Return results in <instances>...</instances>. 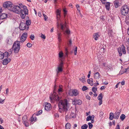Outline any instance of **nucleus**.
Instances as JSON below:
<instances>
[{"mask_svg": "<svg viewBox=\"0 0 129 129\" xmlns=\"http://www.w3.org/2000/svg\"><path fill=\"white\" fill-rule=\"evenodd\" d=\"M19 6L20 7L21 9H22L23 11V13L25 14V15H28V10L27 9V7L23 5L22 4H19Z\"/></svg>", "mask_w": 129, "mask_h": 129, "instance_id": "obj_8", "label": "nucleus"}, {"mask_svg": "<svg viewBox=\"0 0 129 129\" xmlns=\"http://www.w3.org/2000/svg\"><path fill=\"white\" fill-rule=\"evenodd\" d=\"M100 116L101 117L103 115L104 113L102 112L101 111L100 112Z\"/></svg>", "mask_w": 129, "mask_h": 129, "instance_id": "obj_63", "label": "nucleus"}, {"mask_svg": "<svg viewBox=\"0 0 129 129\" xmlns=\"http://www.w3.org/2000/svg\"><path fill=\"white\" fill-rule=\"evenodd\" d=\"M99 50H100L99 53L100 54H101L102 53H104L105 51L104 48L102 46L100 48Z\"/></svg>", "mask_w": 129, "mask_h": 129, "instance_id": "obj_24", "label": "nucleus"}, {"mask_svg": "<svg viewBox=\"0 0 129 129\" xmlns=\"http://www.w3.org/2000/svg\"><path fill=\"white\" fill-rule=\"evenodd\" d=\"M129 72V66L127 67V68L125 69V71L124 72L126 73H128Z\"/></svg>", "mask_w": 129, "mask_h": 129, "instance_id": "obj_50", "label": "nucleus"}, {"mask_svg": "<svg viewBox=\"0 0 129 129\" xmlns=\"http://www.w3.org/2000/svg\"><path fill=\"white\" fill-rule=\"evenodd\" d=\"M114 5L115 8H117L119 6H120L121 4L119 2L118 0H116L114 2Z\"/></svg>", "mask_w": 129, "mask_h": 129, "instance_id": "obj_17", "label": "nucleus"}, {"mask_svg": "<svg viewBox=\"0 0 129 129\" xmlns=\"http://www.w3.org/2000/svg\"><path fill=\"white\" fill-rule=\"evenodd\" d=\"M34 115H35V114H34L31 117L30 119V120L31 121V122H32L34 120V118H33V117Z\"/></svg>", "mask_w": 129, "mask_h": 129, "instance_id": "obj_47", "label": "nucleus"}, {"mask_svg": "<svg viewBox=\"0 0 129 129\" xmlns=\"http://www.w3.org/2000/svg\"><path fill=\"white\" fill-rule=\"evenodd\" d=\"M72 40H70L69 41V43H68V45L69 46H71V45L72 44Z\"/></svg>", "mask_w": 129, "mask_h": 129, "instance_id": "obj_58", "label": "nucleus"}, {"mask_svg": "<svg viewBox=\"0 0 129 129\" xmlns=\"http://www.w3.org/2000/svg\"><path fill=\"white\" fill-rule=\"evenodd\" d=\"M86 98L87 99H88L89 100H90V97L88 95H86Z\"/></svg>", "mask_w": 129, "mask_h": 129, "instance_id": "obj_59", "label": "nucleus"}, {"mask_svg": "<svg viewBox=\"0 0 129 129\" xmlns=\"http://www.w3.org/2000/svg\"><path fill=\"white\" fill-rule=\"evenodd\" d=\"M6 42L9 44H12V41L10 38H8L6 40Z\"/></svg>", "mask_w": 129, "mask_h": 129, "instance_id": "obj_25", "label": "nucleus"}, {"mask_svg": "<svg viewBox=\"0 0 129 129\" xmlns=\"http://www.w3.org/2000/svg\"><path fill=\"white\" fill-rule=\"evenodd\" d=\"M12 4L11 2L10 1L6 2L4 3L3 6L5 8L11 7V8L12 7Z\"/></svg>", "mask_w": 129, "mask_h": 129, "instance_id": "obj_11", "label": "nucleus"}, {"mask_svg": "<svg viewBox=\"0 0 129 129\" xmlns=\"http://www.w3.org/2000/svg\"><path fill=\"white\" fill-rule=\"evenodd\" d=\"M125 22L127 24H129V18L127 17L126 18H125Z\"/></svg>", "mask_w": 129, "mask_h": 129, "instance_id": "obj_40", "label": "nucleus"}, {"mask_svg": "<svg viewBox=\"0 0 129 129\" xmlns=\"http://www.w3.org/2000/svg\"><path fill=\"white\" fill-rule=\"evenodd\" d=\"M59 88L58 89V92H62V85H60L59 86Z\"/></svg>", "mask_w": 129, "mask_h": 129, "instance_id": "obj_41", "label": "nucleus"}, {"mask_svg": "<svg viewBox=\"0 0 129 129\" xmlns=\"http://www.w3.org/2000/svg\"><path fill=\"white\" fill-rule=\"evenodd\" d=\"M103 98V96H102V93H101L99 95L98 97V99L99 100H102Z\"/></svg>", "mask_w": 129, "mask_h": 129, "instance_id": "obj_34", "label": "nucleus"}, {"mask_svg": "<svg viewBox=\"0 0 129 129\" xmlns=\"http://www.w3.org/2000/svg\"><path fill=\"white\" fill-rule=\"evenodd\" d=\"M50 106L51 105L50 103H47L45 106V110L47 111H50L51 109Z\"/></svg>", "mask_w": 129, "mask_h": 129, "instance_id": "obj_13", "label": "nucleus"}, {"mask_svg": "<svg viewBox=\"0 0 129 129\" xmlns=\"http://www.w3.org/2000/svg\"><path fill=\"white\" fill-rule=\"evenodd\" d=\"M74 102V105H81L82 103V101L80 100H76L75 99L73 101V103Z\"/></svg>", "mask_w": 129, "mask_h": 129, "instance_id": "obj_15", "label": "nucleus"}, {"mask_svg": "<svg viewBox=\"0 0 129 129\" xmlns=\"http://www.w3.org/2000/svg\"><path fill=\"white\" fill-rule=\"evenodd\" d=\"M109 119L111 120H112L114 118V114L112 112L110 113L109 115Z\"/></svg>", "mask_w": 129, "mask_h": 129, "instance_id": "obj_26", "label": "nucleus"}, {"mask_svg": "<svg viewBox=\"0 0 129 129\" xmlns=\"http://www.w3.org/2000/svg\"><path fill=\"white\" fill-rule=\"evenodd\" d=\"M23 123L25 124V125L26 126H29V124L27 121L26 122H23Z\"/></svg>", "mask_w": 129, "mask_h": 129, "instance_id": "obj_54", "label": "nucleus"}, {"mask_svg": "<svg viewBox=\"0 0 129 129\" xmlns=\"http://www.w3.org/2000/svg\"><path fill=\"white\" fill-rule=\"evenodd\" d=\"M93 38L95 40H98L99 37L100 36L99 35V33H97L94 34L93 35Z\"/></svg>", "mask_w": 129, "mask_h": 129, "instance_id": "obj_21", "label": "nucleus"}, {"mask_svg": "<svg viewBox=\"0 0 129 129\" xmlns=\"http://www.w3.org/2000/svg\"><path fill=\"white\" fill-rule=\"evenodd\" d=\"M129 10L128 6L125 5L123 6L121 9V13L122 15L126 16L128 13Z\"/></svg>", "mask_w": 129, "mask_h": 129, "instance_id": "obj_4", "label": "nucleus"}, {"mask_svg": "<svg viewBox=\"0 0 129 129\" xmlns=\"http://www.w3.org/2000/svg\"><path fill=\"white\" fill-rule=\"evenodd\" d=\"M20 42L16 41L15 42L12 46V49L14 52L16 53H18L20 48Z\"/></svg>", "mask_w": 129, "mask_h": 129, "instance_id": "obj_3", "label": "nucleus"}, {"mask_svg": "<svg viewBox=\"0 0 129 129\" xmlns=\"http://www.w3.org/2000/svg\"><path fill=\"white\" fill-rule=\"evenodd\" d=\"M22 120L23 123V122H26L27 120V116L26 115H25L23 116L22 118Z\"/></svg>", "mask_w": 129, "mask_h": 129, "instance_id": "obj_29", "label": "nucleus"}, {"mask_svg": "<svg viewBox=\"0 0 129 129\" xmlns=\"http://www.w3.org/2000/svg\"><path fill=\"white\" fill-rule=\"evenodd\" d=\"M92 90L94 93H95L97 90V88L96 87H93L92 88Z\"/></svg>", "mask_w": 129, "mask_h": 129, "instance_id": "obj_39", "label": "nucleus"}, {"mask_svg": "<svg viewBox=\"0 0 129 129\" xmlns=\"http://www.w3.org/2000/svg\"><path fill=\"white\" fill-rule=\"evenodd\" d=\"M7 14L3 13L0 15V19H6L7 17Z\"/></svg>", "mask_w": 129, "mask_h": 129, "instance_id": "obj_18", "label": "nucleus"}, {"mask_svg": "<svg viewBox=\"0 0 129 129\" xmlns=\"http://www.w3.org/2000/svg\"><path fill=\"white\" fill-rule=\"evenodd\" d=\"M27 46L29 48H30L32 46V45L30 43H28L27 44Z\"/></svg>", "mask_w": 129, "mask_h": 129, "instance_id": "obj_51", "label": "nucleus"}, {"mask_svg": "<svg viewBox=\"0 0 129 129\" xmlns=\"http://www.w3.org/2000/svg\"><path fill=\"white\" fill-rule=\"evenodd\" d=\"M94 78L95 79H99L100 77V74L98 72H97L94 73Z\"/></svg>", "mask_w": 129, "mask_h": 129, "instance_id": "obj_22", "label": "nucleus"}, {"mask_svg": "<svg viewBox=\"0 0 129 129\" xmlns=\"http://www.w3.org/2000/svg\"><path fill=\"white\" fill-rule=\"evenodd\" d=\"M70 117V116H69L68 115V114L66 116V120H68L69 119V118Z\"/></svg>", "mask_w": 129, "mask_h": 129, "instance_id": "obj_57", "label": "nucleus"}, {"mask_svg": "<svg viewBox=\"0 0 129 129\" xmlns=\"http://www.w3.org/2000/svg\"><path fill=\"white\" fill-rule=\"evenodd\" d=\"M88 88H87V87L85 86H83L82 88V90L83 91H85Z\"/></svg>", "mask_w": 129, "mask_h": 129, "instance_id": "obj_52", "label": "nucleus"}, {"mask_svg": "<svg viewBox=\"0 0 129 129\" xmlns=\"http://www.w3.org/2000/svg\"><path fill=\"white\" fill-rule=\"evenodd\" d=\"M118 52L120 51L121 52L122 51V48H119L118 49Z\"/></svg>", "mask_w": 129, "mask_h": 129, "instance_id": "obj_64", "label": "nucleus"}, {"mask_svg": "<svg viewBox=\"0 0 129 129\" xmlns=\"http://www.w3.org/2000/svg\"><path fill=\"white\" fill-rule=\"evenodd\" d=\"M13 49H9L8 50V53L9 54V55H10L12 54V52H13Z\"/></svg>", "mask_w": 129, "mask_h": 129, "instance_id": "obj_46", "label": "nucleus"}, {"mask_svg": "<svg viewBox=\"0 0 129 129\" xmlns=\"http://www.w3.org/2000/svg\"><path fill=\"white\" fill-rule=\"evenodd\" d=\"M49 98L51 101H52L53 100L59 101L60 100V97L55 92H54L53 94L50 95Z\"/></svg>", "mask_w": 129, "mask_h": 129, "instance_id": "obj_7", "label": "nucleus"}, {"mask_svg": "<svg viewBox=\"0 0 129 129\" xmlns=\"http://www.w3.org/2000/svg\"><path fill=\"white\" fill-rule=\"evenodd\" d=\"M11 10L13 12L15 13L18 14H20V16L22 19L24 18L26 15L23 13L22 9H21L20 7L17 5H13L11 8Z\"/></svg>", "mask_w": 129, "mask_h": 129, "instance_id": "obj_2", "label": "nucleus"}, {"mask_svg": "<svg viewBox=\"0 0 129 129\" xmlns=\"http://www.w3.org/2000/svg\"><path fill=\"white\" fill-rule=\"evenodd\" d=\"M61 11V9H57L56 10L57 18V20H58L60 19Z\"/></svg>", "mask_w": 129, "mask_h": 129, "instance_id": "obj_16", "label": "nucleus"}, {"mask_svg": "<svg viewBox=\"0 0 129 129\" xmlns=\"http://www.w3.org/2000/svg\"><path fill=\"white\" fill-rule=\"evenodd\" d=\"M120 126L119 124H117L116 125V127L115 129H120Z\"/></svg>", "mask_w": 129, "mask_h": 129, "instance_id": "obj_62", "label": "nucleus"}, {"mask_svg": "<svg viewBox=\"0 0 129 129\" xmlns=\"http://www.w3.org/2000/svg\"><path fill=\"white\" fill-rule=\"evenodd\" d=\"M4 54V56H5V57H8V56H10L9 55V53L8 52H5Z\"/></svg>", "mask_w": 129, "mask_h": 129, "instance_id": "obj_42", "label": "nucleus"}, {"mask_svg": "<svg viewBox=\"0 0 129 129\" xmlns=\"http://www.w3.org/2000/svg\"><path fill=\"white\" fill-rule=\"evenodd\" d=\"M42 112V110H39V111L37 113H35V116H38L40 115L41 114Z\"/></svg>", "mask_w": 129, "mask_h": 129, "instance_id": "obj_37", "label": "nucleus"}, {"mask_svg": "<svg viewBox=\"0 0 129 129\" xmlns=\"http://www.w3.org/2000/svg\"><path fill=\"white\" fill-rule=\"evenodd\" d=\"M4 53L0 51V59H3L4 57Z\"/></svg>", "mask_w": 129, "mask_h": 129, "instance_id": "obj_31", "label": "nucleus"}, {"mask_svg": "<svg viewBox=\"0 0 129 129\" xmlns=\"http://www.w3.org/2000/svg\"><path fill=\"white\" fill-rule=\"evenodd\" d=\"M11 59L10 58L6 59H4L3 62V64L4 65H6L9 62H10Z\"/></svg>", "mask_w": 129, "mask_h": 129, "instance_id": "obj_19", "label": "nucleus"}, {"mask_svg": "<svg viewBox=\"0 0 129 129\" xmlns=\"http://www.w3.org/2000/svg\"><path fill=\"white\" fill-rule=\"evenodd\" d=\"M79 80L82 81L83 82H84L86 81L85 76H83L82 77L79 78Z\"/></svg>", "mask_w": 129, "mask_h": 129, "instance_id": "obj_30", "label": "nucleus"}, {"mask_svg": "<svg viewBox=\"0 0 129 129\" xmlns=\"http://www.w3.org/2000/svg\"><path fill=\"white\" fill-rule=\"evenodd\" d=\"M87 81L88 83L90 84L91 86L93 85V79L92 78L88 79Z\"/></svg>", "mask_w": 129, "mask_h": 129, "instance_id": "obj_20", "label": "nucleus"}, {"mask_svg": "<svg viewBox=\"0 0 129 129\" xmlns=\"http://www.w3.org/2000/svg\"><path fill=\"white\" fill-rule=\"evenodd\" d=\"M71 125L69 123H67L65 125L66 129H70L71 128Z\"/></svg>", "mask_w": 129, "mask_h": 129, "instance_id": "obj_28", "label": "nucleus"}, {"mask_svg": "<svg viewBox=\"0 0 129 129\" xmlns=\"http://www.w3.org/2000/svg\"><path fill=\"white\" fill-rule=\"evenodd\" d=\"M120 112H116L114 114V118L115 119H117L119 118L121 111L120 110Z\"/></svg>", "mask_w": 129, "mask_h": 129, "instance_id": "obj_14", "label": "nucleus"}, {"mask_svg": "<svg viewBox=\"0 0 129 129\" xmlns=\"http://www.w3.org/2000/svg\"><path fill=\"white\" fill-rule=\"evenodd\" d=\"M90 120H92V117L90 115L87 117L86 120L87 121H88Z\"/></svg>", "mask_w": 129, "mask_h": 129, "instance_id": "obj_43", "label": "nucleus"}, {"mask_svg": "<svg viewBox=\"0 0 129 129\" xmlns=\"http://www.w3.org/2000/svg\"><path fill=\"white\" fill-rule=\"evenodd\" d=\"M77 47H75L74 48V53L75 55H76L77 54Z\"/></svg>", "mask_w": 129, "mask_h": 129, "instance_id": "obj_48", "label": "nucleus"}, {"mask_svg": "<svg viewBox=\"0 0 129 129\" xmlns=\"http://www.w3.org/2000/svg\"><path fill=\"white\" fill-rule=\"evenodd\" d=\"M41 37L44 39H45L46 38V36L45 35L43 34L42 33H41L40 34Z\"/></svg>", "mask_w": 129, "mask_h": 129, "instance_id": "obj_49", "label": "nucleus"}, {"mask_svg": "<svg viewBox=\"0 0 129 129\" xmlns=\"http://www.w3.org/2000/svg\"><path fill=\"white\" fill-rule=\"evenodd\" d=\"M88 124L89 125V128L91 129L93 125L91 123L89 122L88 123Z\"/></svg>", "mask_w": 129, "mask_h": 129, "instance_id": "obj_45", "label": "nucleus"}, {"mask_svg": "<svg viewBox=\"0 0 129 129\" xmlns=\"http://www.w3.org/2000/svg\"><path fill=\"white\" fill-rule=\"evenodd\" d=\"M110 3L109 2H107L106 3L105 7L106 9L109 11L110 8Z\"/></svg>", "mask_w": 129, "mask_h": 129, "instance_id": "obj_23", "label": "nucleus"}, {"mask_svg": "<svg viewBox=\"0 0 129 129\" xmlns=\"http://www.w3.org/2000/svg\"><path fill=\"white\" fill-rule=\"evenodd\" d=\"M5 99L2 100L1 99V98L0 97V104H3L4 102V101Z\"/></svg>", "mask_w": 129, "mask_h": 129, "instance_id": "obj_56", "label": "nucleus"}, {"mask_svg": "<svg viewBox=\"0 0 129 129\" xmlns=\"http://www.w3.org/2000/svg\"><path fill=\"white\" fill-rule=\"evenodd\" d=\"M126 117V116L124 114H123L121 115L120 116V119H121L122 121H123L124 120Z\"/></svg>", "mask_w": 129, "mask_h": 129, "instance_id": "obj_35", "label": "nucleus"}, {"mask_svg": "<svg viewBox=\"0 0 129 129\" xmlns=\"http://www.w3.org/2000/svg\"><path fill=\"white\" fill-rule=\"evenodd\" d=\"M75 114L73 112H72L70 114L69 119H70L71 118H75Z\"/></svg>", "mask_w": 129, "mask_h": 129, "instance_id": "obj_33", "label": "nucleus"}, {"mask_svg": "<svg viewBox=\"0 0 129 129\" xmlns=\"http://www.w3.org/2000/svg\"><path fill=\"white\" fill-rule=\"evenodd\" d=\"M59 57L61 58L63 57V53L62 52H60L59 54Z\"/></svg>", "mask_w": 129, "mask_h": 129, "instance_id": "obj_53", "label": "nucleus"}, {"mask_svg": "<svg viewBox=\"0 0 129 129\" xmlns=\"http://www.w3.org/2000/svg\"><path fill=\"white\" fill-rule=\"evenodd\" d=\"M88 127V125L87 124H85L81 126L82 129H86Z\"/></svg>", "mask_w": 129, "mask_h": 129, "instance_id": "obj_38", "label": "nucleus"}, {"mask_svg": "<svg viewBox=\"0 0 129 129\" xmlns=\"http://www.w3.org/2000/svg\"><path fill=\"white\" fill-rule=\"evenodd\" d=\"M106 86H102L100 88V89L101 90H103V89H104L105 88Z\"/></svg>", "mask_w": 129, "mask_h": 129, "instance_id": "obj_60", "label": "nucleus"}, {"mask_svg": "<svg viewBox=\"0 0 129 129\" xmlns=\"http://www.w3.org/2000/svg\"><path fill=\"white\" fill-rule=\"evenodd\" d=\"M43 15L44 17V19L45 20H46L48 18L47 17V16L45 14H43Z\"/></svg>", "mask_w": 129, "mask_h": 129, "instance_id": "obj_55", "label": "nucleus"}, {"mask_svg": "<svg viewBox=\"0 0 129 129\" xmlns=\"http://www.w3.org/2000/svg\"><path fill=\"white\" fill-rule=\"evenodd\" d=\"M58 107L60 112H61L62 111H65L66 112L69 108L68 106L67 100H64L60 101L58 104Z\"/></svg>", "mask_w": 129, "mask_h": 129, "instance_id": "obj_1", "label": "nucleus"}, {"mask_svg": "<svg viewBox=\"0 0 129 129\" xmlns=\"http://www.w3.org/2000/svg\"><path fill=\"white\" fill-rule=\"evenodd\" d=\"M58 39L59 42H60L61 41V34L60 33H58L57 34Z\"/></svg>", "mask_w": 129, "mask_h": 129, "instance_id": "obj_27", "label": "nucleus"}, {"mask_svg": "<svg viewBox=\"0 0 129 129\" xmlns=\"http://www.w3.org/2000/svg\"><path fill=\"white\" fill-rule=\"evenodd\" d=\"M60 24L61 29L64 34H65L66 33L68 35L70 34V31L66 25H63L61 23Z\"/></svg>", "mask_w": 129, "mask_h": 129, "instance_id": "obj_6", "label": "nucleus"}, {"mask_svg": "<svg viewBox=\"0 0 129 129\" xmlns=\"http://www.w3.org/2000/svg\"><path fill=\"white\" fill-rule=\"evenodd\" d=\"M68 53V51L67 49L66 48L65 49V54L66 56H67Z\"/></svg>", "mask_w": 129, "mask_h": 129, "instance_id": "obj_61", "label": "nucleus"}, {"mask_svg": "<svg viewBox=\"0 0 129 129\" xmlns=\"http://www.w3.org/2000/svg\"><path fill=\"white\" fill-rule=\"evenodd\" d=\"M31 24V21L30 20H27L26 22V26H29V25H30Z\"/></svg>", "mask_w": 129, "mask_h": 129, "instance_id": "obj_36", "label": "nucleus"}, {"mask_svg": "<svg viewBox=\"0 0 129 129\" xmlns=\"http://www.w3.org/2000/svg\"><path fill=\"white\" fill-rule=\"evenodd\" d=\"M68 93L69 95L71 96H76L78 94L79 92L76 89H74L72 90V91H70Z\"/></svg>", "mask_w": 129, "mask_h": 129, "instance_id": "obj_10", "label": "nucleus"}, {"mask_svg": "<svg viewBox=\"0 0 129 129\" xmlns=\"http://www.w3.org/2000/svg\"><path fill=\"white\" fill-rule=\"evenodd\" d=\"M122 51L123 53L124 54H125L126 53L125 47L123 45H122Z\"/></svg>", "mask_w": 129, "mask_h": 129, "instance_id": "obj_32", "label": "nucleus"}, {"mask_svg": "<svg viewBox=\"0 0 129 129\" xmlns=\"http://www.w3.org/2000/svg\"><path fill=\"white\" fill-rule=\"evenodd\" d=\"M35 37L33 34L31 35L30 36V38L32 40L35 39Z\"/></svg>", "mask_w": 129, "mask_h": 129, "instance_id": "obj_44", "label": "nucleus"}, {"mask_svg": "<svg viewBox=\"0 0 129 129\" xmlns=\"http://www.w3.org/2000/svg\"><path fill=\"white\" fill-rule=\"evenodd\" d=\"M27 36V33H23L21 37L20 42L21 43L23 42L26 40Z\"/></svg>", "mask_w": 129, "mask_h": 129, "instance_id": "obj_12", "label": "nucleus"}, {"mask_svg": "<svg viewBox=\"0 0 129 129\" xmlns=\"http://www.w3.org/2000/svg\"><path fill=\"white\" fill-rule=\"evenodd\" d=\"M19 28L21 30H24L25 29L27 30L29 28V26H26L25 23L21 22L20 24Z\"/></svg>", "mask_w": 129, "mask_h": 129, "instance_id": "obj_9", "label": "nucleus"}, {"mask_svg": "<svg viewBox=\"0 0 129 129\" xmlns=\"http://www.w3.org/2000/svg\"><path fill=\"white\" fill-rule=\"evenodd\" d=\"M63 62L62 61H61L57 66V67L56 70L57 75H58L59 73L62 71V67L63 66Z\"/></svg>", "mask_w": 129, "mask_h": 129, "instance_id": "obj_5", "label": "nucleus"}]
</instances>
